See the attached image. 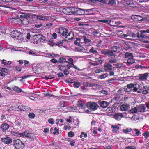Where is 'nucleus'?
I'll use <instances>...</instances> for the list:
<instances>
[{"instance_id": "obj_1", "label": "nucleus", "mask_w": 149, "mask_h": 149, "mask_svg": "<svg viewBox=\"0 0 149 149\" xmlns=\"http://www.w3.org/2000/svg\"><path fill=\"white\" fill-rule=\"evenodd\" d=\"M11 37L15 38L18 40L19 41H21L22 40V34L20 31L17 30L13 31L11 33Z\"/></svg>"}, {"instance_id": "obj_2", "label": "nucleus", "mask_w": 149, "mask_h": 149, "mask_svg": "<svg viewBox=\"0 0 149 149\" xmlns=\"http://www.w3.org/2000/svg\"><path fill=\"white\" fill-rule=\"evenodd\" d=\"M145 32V30H143L139 32L138 38H140V40L142 42L148 43L149 42V37L146 36L144 33Z\"/></svg>"}, {"instance_id": "obj_3", "label": "nucleus", "mask_w": 149, "mask_h": 149, "mask_svg": "<svg viewBox=\"0 0 149 149\" xmlns=\"http://www.w3.org/2000/svg\"><path fill=\"white\" fill-rule=\"evenodd\" d=\"M13 144L17 149H22L24 147V144L19 139H16L13 140Z\"/></svg>"}, {"instance_id": "obj_4", "label": "nucleus", "mask_w": 149, "mask_h": 149, "mask_svg": "<svg viewBox=\"0 0 149 149\" xmlns=\"http://www.w3.org/2000/svg\"><path fill=\"white\" fill-rule=\"evenodd\" d=\"M21 136L24 138H28L31 141L33 140L34 135L33 133H30L28 131H26L24 132L21 133Z\"/></svg>"}, {"instance_id": "obj_5", "label": "nucleus", "mask_w": 149, "mask_h": 149, "mask_svg": "<svg viewBox=\"0 0 149 149\" xmlns=\"http://www.w3.org/2000/svg\"><path fill=\"white\" fill-rule=\"evenodd\" d=\"M86 105L88 108L93 111L96 110L99 107L97 104L91 102H88L86 103Z\"/></svg>"}, {"instance_id": "obj_6", "label": "nucleus", "mask_w": 149, "mask_h": 149, "mask_svg": "<svg viewBox=\"0 0 149 149\" xmlns=\"http://www.w3.org/2000/svg\"><path fill=\"white\" fill-rule=\"evenodd\" d=\"M125 117L126 118H130V113L128 111L125 114V115H124L122 113H116L114 116V117L115 119L119 120H120L122 117Z\"/></svg>"}, {"instance_id": "obj_7", "label": "nucleus", "mask_w": 149, "mask_h": 149, "mask_svg": "<svg viewBox=\"0 0 149 149\" xmlns=\"http://www.w3.org/2000/svg\"><path fill=\"white\" fill-rule=\"evenodd\" d=\"M21 17H24L22 19V24L25 26H27L30 23L29 22V21L28 18H29V16L26 15H21Z\"/></svg>"}, {"instance_id": "obj_8", "label": "nucleus", "mask_w": 149, "mask_h": 149, "mask_svg": "<svg viewBox=\"0 0 149 149\" xmlns=\"http://www.w3.org/2000/svg\"><path fill=\"white\" fill-rule=\"evenodd\" d=\"M58 31V33L62 36H65L67 35L68 31L65 27H61L59 28Z\"/></svg>"}, {"instance_id": "obj_9", "label": "nucleus", "mask_w": 149, "mask_h": 149, "mask_svg": "<svg viewBox=\"0 0 149 149\" xmlns=\"http://www.w3.org/2000/svg\"><path fill=\"white\" fill-rule=\"evenodd\" d=\"M101 53L105 55H107L108 56H113L115 57V55L113 53V52L110 50H102Z\"/></svg>"}, {"instance_id": "obj_10", "label": "nucleus", "mask_w": 149, "mask_h": 149, "mask_svg": "<svg viewBox=\"0 0 149 149\" xmlns=\"http://www.w3.org/2000/svg\"><path fill=\"white\" fill-rule=\"evenodd\" d=\"M130 53L126 52L125 54V58H128L127 60L124 62V64H126L128 66H129L130 65Z\"/></svg>"}, {"instance_id": "obj_11", "label": "nucleus", "mask_w": 149, "mask_h": 149, "mask_svg": "<svg viewBox=\"0 0 149 149\" xmlns=\"http://www.w3.org/2000/svg\"><path fill=\"white\" fill-rule=\"evenodd\" d=\"M104 70L107 72H109L112 69V66L108 63H105L104 65Z\"/></svg>"}, {"instance_id": "obj_12", "label": "nucleus", "mask_w": 149, "mask_h": 149, "mask_svg": "<svg viewBox=\"0 0 149 149\" xmlns=\"http://www.w3.org/2000/svg\"><path fill=\"white\" fill-rule=\"evenodd\" d=\"M2 141L5 144H9L12 142V139L9 137H6L5 138L2 139Z\"/></svg>"}, {"instance_id": "obj_13", "label": "nucleus", "mask_w": 149, "mask_h": 149, "mask_svg": "<svg viewBox=\"0 0 149 149\" xmlns=\"http://www.w3.org/2000/svg\"><path fill=\"white\" fill-rule=\"evenodd\" d=\"M98 103L100 106L103 108H106L109 105V103L105 101H100Z\"/></svg>"}, {"instance_id": "obj_14", "label": "nucleus", "mask_w": 149, "mask_h": 149, "mask_svg": "<svg viewBox=\"0 0 149 149\" xmlns=\"http://www.w3.org/2000/svg\"><path fill=\"white\" fill-rule=\"evenodd\" d=\"M137 107L138 112H144L145 111L146 108L144 104H141Z\"/></svg>"}, {"instance_id": "obj_15", "label": "nucleus", "mask_w": 149, "mask_h": 149, "mask_svg": "<svg viewBox=\"0 0 149 149\" xmlns=\"http://www.w3.org/2000/svg\"><path fill=\"white\" fill-rule=\"evenodd\" d=\"M9 127V125L7 123H3L0 126V128L4 132L7 130Z\"/></svg>"}, {"instance_id": "obj_16", "label": "nucleus", "mask_w": 149, "mask_h": 149, "mask_svg": "<svg viewBox=\"0 0 149 149\" xmlns=\"http://www.w3.org/2000/svg\"><path fill=\"white\" fill-rule=\"evenodd\" d=\"M149 73H146L143 74H140L139 79L141 80H146L149 76Z\"/></svg>"}, {"instance_id": "obj_17", "label": "nucleus", "mask_w": 149, "mask_h": 149, "mask_svg": "<svg viewBox=\"0 0 149 149\" xmlns=\"http://www.w3.org/2000/svg\"><path fill=\"white\" fill-rule=\"evenodd\" d=\"M33 38L34 40H36V41L35 40H34V42H36V43H38V41L39 40L40 41H42V40L43 41L44 40L43 38H42V36L40 35H37L34 36Z\"/></svg>"}, {"instance_id": "obj_18", "label": "nucleus", "mask_w": 149, "mask_h": 149, "mask_svg": "<svg viewBox=\"0 0 149 149\" xmlns=\"http://www.w3.org/2000/svg\"><path fill=\"white\" fill-rule=\"evenodd\" d=\"M140 130L136 129H133L132 131V135L134 136H138L141 134Z\"/></svg>"}, {"instance_id": "obj_19", "label": "nucleus", "mask_w": 149, "mask_h": 149, "mask_svg": "<svg viewBox=\"0 0 149 149\" xmlns=\"http://www.w3.org/2000/svg\"><path fill=\"white\" fill-rule=\"evenodd\" d=\"M91 87H92V89L95 90L99 89L101 88L100 85L95 83H92Z\"/></svg>"}, {"instance_id": "obj_20", "label": "nucleus", "mask_w": 149, "mask_h": 149, "mask_svg": "<svg viewBox=\"0 0 149 149\" xmlns=\"http://www.w3.org/2000/svg\"><path fill=\"white\" fill-rule=\"evenodd\" d=\"M139 85L136 84H131V91H136L137 90V87Z\"/></svg>"}, {"instance_id": "obj_21", "label": "nucleus", "mask_w": 149, "mask_h": 149, "mask_svg": "<svg viewBox=\"0 0 149 149\" xmlns=\"http://www.w3.org/2000/svg\"><path fill=\"white\" fill-rule=\"evenodd\" d=\"M93 8H91L88 9H84V14L85 15H88L92 14L93 13Z\"/></svg>"}, {"instance_id": "obj_22", "label": "nucleus", "mask_w": 149, "mask_h": 149, "mask_svg": "<svg viewBox=\"0 0 149 149\" xmlns=\"http://www.w3.org/2000/svg\"><path fill=\"white\" fill-rule=\"evenodd\" d=\"M112 49L114 52H120L121 50V47H120L116 46H113L112 47Z\"/></svg>"}, {"instance_id": "obj_23", "label": "nucleus", "mask_w": 149, "mask_h": 149, "mask_svg": "<svg viewBox=\"0 0 149 149\" xmlns=\"http://www.w3.org/2000/svg\"><path fill=\"white\" fill-rule=\"evenodd\" d=\"M38 19L45 21L48 19V17L44 15H40L37 16Z\"/></svg>"}, {"instance_id": "obj_24", "label": "nucleus", "mask_w": 149, "mask_h": 149, "mask_svg": "<svg viewBox=\"0 0 149 149\" xmlns=\"http://www.w3.org/2000/svg\"><path fill=\"white\" fill-rule=\"evenodd\" d=\"M77 14L79 15H85L84 9L79 8L75 11Z\"/></svg>"}, {"instance_id": "obj_25", "label": "nucleus", "mask_w": 149, "mask_h": 149, "mask_svg": "<svg viewBox=\"0 0 149 149\" xmlns=\"http://www.w3.org/2000/svg\"><path fill=\"white\" fill-rule=\"evenodd\" d=\"M11 133L12 134L14 135L15 136H17L18 137L21 136V133H19L17 131L13 130L11 131Z\"/></svg>"}, {"instance_id": "obj_26", "label": "nucleus", "mask_w": 149, "mask_h": 149, "mask_svg": "<svg viewBox=\"0 0 149 149\" xmlns=\"http://www.w3.org/2000/svg\"><path fill=\"white\" fill-rule=\"evenodd\" d=\"M108 76V74L107 73H105L104 74L99 75L98 76V78L100 79H104L105 78L107 77Z\"/></svg>"}, {"instance_id": "obj_27", "label": "nucleus", "mask_w": 149, "mask_h": 149, "mask_svg": "<svg viewBox=\"0 0 149 149\" xmlns=\"http://www.w3.org/2000/svg\"><path fill=\"white\" fill-rule=\"evenodd\" d=\"M124 89L125 91L130 93V84H129L126 86H125Z\"/></svg>"}, {"instance_id": "obj_28", "label": "nucleus", "mask_w": 149, "mask_h": 149, "mask_svg": "<svg viewBox=\"0 0 149 149\" xmlns=\"http://www.w3.org/2000/svg\"><path fill=\"white\" fill-rule=\"evenodd\" d=\"M74 36V34L72 32H70L67 35L66 38L68 39H72Z\"/></svg>"}, {"instance_id": "obj_29", "label": "nucleus", "mask_w": 149, "mask_h": 149, "mask_svg": "<svg viewBox=\"0 0 149 149\" xmlns=\"http://www.w3.org/2000/svg\"><path fill=\"white\" fill-rule=\"evenodd\" d=\"M12 89L13 90L17 93H19L22 91L21 89L20 88L16 86H14L13 87Z\"/></svg>"}, {"instance_id": "obj_30", "label": "nucleus", "mask_w": 149, "mask_h": 149, "mask_svg": "<svg viewBox=\"0 0 149 149\" xmlns=\"http://www.w3.org/2000/svg\"><path fill=\"white\" fill-rule=\"evenodd\" d=\"M113 131V132L116 133L117 132L118 130L119 129V127L117 125L112 126Z\"/></svg>"}, {"instance_id": "obj_31", "label": "nucleus", "mask_w": 149, "mask_h": 149, "mask_svg": "<svg viewBox=\"0 0 149 149\" xmlns=\"http://www.w3.org/2000/svg\"><path fill=\"white\" fill-rule=\"evenodd\" d=\"M128 108V107L126 105L122 104L120 107V109L122 111L126 110Z\"/></svg>"}, {"instance_id": "obj_32", "label": "nucleus", "mask_w": 149, "mask_h": 149, "mask_svg": "<svg viewBox=\"0 0 149 149\" xmlns=\"http://www.w3.org/2000/svg\"><path fill=\"white\" fill-rule=\"evenodd\" d=\"M99 93L100 94H103V95H106L108 94V92L105 90H102L99 92Z\"/></svg>"}, {"instance_id": "obj_33", "label": "nucleus", "mask_w": 149, "mask_h": 149, "mask_svg": "<svg viewBox=\"0 0 149 149\" xmlns=\"http://www.w3.org/2000/svg\"><path fill=\"white\" fill-rule=\"evenodd\" d=\"M142 135L145 139H147L149 137V132L145 131L144 133H143Z\"/></svg>"}, {"instance_id": "obj_34", "label": "nucleus", "mask_w": 149, "mask_h": 149, "mask_svg": "<svg viewBox=\"0 0 149 149\" xmlns=\"http://www.w3.org/2000/svg\"><path fill=\"white\" fill-rule=\"evenodd\" d=\"M82 38H77L76 40L74 41V43L75 44L80 45V43L82 42H81Z\"/></svg>"}, {"instance_id": "obj_35", "label": "nucleus", "mask_w": 149, "mask_h": 149, "mask_svg": "<svg viewBox=\"0 0 149 149\" xmlns=\"http://www.w3.org/2000/svg\"><path fill=\"white\" fill-rule=\"evenodd\" d=\"M81 85V83L79 82H76L74 83L73 86L74 87L78 88Z\"/></svg>"}, {"instance_id": "obj_36", "label": "nucleus", "mask_w": 149, "mask_h": 149, "mask_svg": "<svg viewBox=\"0 0 149 149\" xmlns=\"http://www.w3.org/2000/svg\"><path fill=\"white\" fill-rule=\"evenodd\" d=\"M99 22H102L103 23H105L107 24H109L111 22V21L109 20H99Z\"/></svg>"}, {"instance_id": "obj_37", "label": "nucleus", "mask_w": 149, "mask_h": 149, "mask_svg": "<svg viewBox=\"0 0 149 149\" xmlns=\"http://www.w3.org/2000/svg\"><path fill=\"white\" fill-rule=\"evenodd\" d=\"M138 16L135 15H132L131 16V19L134 21H137Z\"/></svg>"}, {"instance_id": "obj_38", "label": "nucleus", "mask_w": 149, "mask_h": 149, "mask_svg": "<svg viewBox=\"0 0 149 149\" xmlns=\"http://www.w3.org/2000/svg\"><path fill=\"white\" fill-rule=\"evenodd\" d=\"M138 112L137 106L131 109V113H135Z\"/></svg>"}, {"instance_id": "obj_39", "label": "nucleus", "mask_w": 149, "mask_h": 149, "mask_svg": "<svg viewBox=\"0 0 149 149\" xmlns=\"http://www.w3.org/2000/svg\"><path fill=\"white\" fill-rule=\"evenodd\" d=\"M74 133L72 131L69 132L68 133V136L70 137H72L74 136Z\"/></svg>"}, {"instance_id": "obj_40", "label": "nucleus", "mask_w": 149, "mask_h": 149, "mask_svg": "<svg viewBox=\"0 0 149 149\" xmlns=\"http://www.w3.org/2000/svg\"><path fill=\"white\" fill-rule=\"evenodd\" d=\"M28 116L29 118L33 119L35 116V115L32 113H29L28 115Z\"/></svg>"}, {"instance_id": "obj_41", "label": "nucleus", "mask_w": 149, "mask_h": 149, "mask_svg": "<svg viewBox=\"0 0 149 149\" xmlns=\"http://www.w3.org/2000/svg\"><path fill=\"white\" fill-rule=\"evenodd\" d=\"M89 52L94 54L97 53V51L96 50H94V48L93 47H91V49L89 50Z\"/></svg>"}, {"instance_id": "obj_42", "label": "nucleus", "mask_w": 149, "mask_h": 149, "mask_svg": "<svg viewBox=\"0 0 149 149\" xmlns=\"http://www.w3.org/2000/svg\"><path fill=\"white\" fill-rule=\"evenodd\" d=\"M103 72L104 71L102 68L97 69L95 71V72L96 73H100Z\"/></svg>"}, {"instance_id": "obj_43", "label": "nucleus", "mask_w": 149, "mask_h": 149, "mask_svg": "<svg viewBox=\"0 0 149 149\" xmlns=\"http://www.w3.org/2000/svg\"><path fill=\"white\" fill-rule=\"evenodd\" d=\"M81 91L84 92H86L88 91V89L87 88L84 86H81Z\"/></svg>"}, {"instance_id": "obj_44", "label": "nucleus", "mask_w": 149, "mask_h": 149, "mask_svg": "<svg viewBox=\"0 0 149 149\" xmlns=\"http://www.w3.org/2000/svg\"><path fill=\"white\" fill-rule=\"evenodd\" d=\"M82 39L84 40L85 43H88L90 42V40L87 39L86 37H84Z\"/></svg>"}, {"instance_id": "obj_45", "label": "nucleus", "mask_w": 149, "mask_h": 149, "mask_svg": "<svg viewBox=\"0 0 149 149\" xmlns=\"http://www.w3.org/2000/svg\"><path fill=\"white\" fill-rule=\"evenodd\" d=\"M29 54L31 55H34L36 54V52L34 51L33 50H30L28 52Z\"/></svg>"}, {"instance_id": "obj_46", "label": "nucleus", "mask_w": 149, "mask_h": 149, "mask_svg": "<svg viewBox=\"0 0 149 149\" xmlns=\"http://www.w3.org/2000/svg\"><path fill=\"white\" fill-rule=\"evenodd\" d=\"M68 61H66V62L68 63H70V64H73V60L72 58H69L68 59Z\"/></svg>"}, {"instance_id": "obj_47", "label": "nucleus", "mask_w": 149, "mask_h": 149, "mask_svg": "<svg viewBox=\"0 0 149 149\" xmlns=\"http://www.w3.org/2000/svg\"><path fill=\"white\" fill-rule=\"evenodd\" d=\"M54 78V77L52 75H47L45 76V79L46 80L52 79Z\"/></svg>"}, {"instance_id": "obj_48", "label": "nucleus", "mask_w": 149, "mask_h": 149, "mask_svg": "<svg viewBox=\"0 0 149 149\" xmlns=\"http://www.w3.org/2000/svg\"><path fill=\"white\" fill-rule=\"evenodd\" d=\"M0 71L1 72H8V70L6 68H0Z\"/></svg>"}, {"instance_id": "obj_49", "label": "nucleus", "mask_w": 149, "mask_h": 149, "mask_svg": "<svg viewBox=\"0 0 149 149\" xmlns=\"http://www.w3.org/2000/svg\"><path fill=\"white\" fill-rule=\"evenodd\" d=\"M138 119V117L135 115L133 116L132 118H131V119L133 120H136Z\"/></svg>"}, {"instance_id": "obj_50", "label": "nucleus", "mask_w": 149, "mask_h": 149, "mask_svg": "<svg viewBox=\"0 0 149 149\" xmlns=\"http://www.w3.org/2000/svg\"><path fill=\"white\" fill-rule=\"evenodd\" d=\"M92 83H89L88 82H84L83 85L86 86L91 87Z\"/></svg>"}, {"instance_id": "obj_51", "label": "nucleus", "mask_w": 149, "mask_h": 149, "mask_svg": "<svg viewBox=\"0 0 149 149\" xmlns=\"http://www.w3.org/2000/svg\"><path fill=\"white\" fill-rule=\"evenodd\" d=\"M135 68L136 69H137L139 68H140L141 69H142L143 68H147V67H145L142 66L140 65H136L135 66Z\"/></svg>"}, {"instance_id": "obj_52", "label": "nucleus", "mask_w": 149, "mask_h": 149, "mask_svg": "<svg viewBox=\"0 0 149 149\" xmlns=\"http://www.w3.org/2000/svg\"><path fill=\"white\" fill-rule=\"evenodd\" d=\"M59 62L60 63L66 62V59L63 57H61L59 59Z\"/></svg>"}, {"instance_id": "obj_53", "label": "nucleus", "mask_w": 149, "mask_h": 149, "mask_svg": "<svg viewBox=\"0 0 149 149\" xmlns=\"http://www.w3.org/2000/svg\"><path fill=\"white\" fill-rule=\"evenodd\" d=\"M109 61L111 63H116V60L115 59H111L109 60Z\"/></svg>"}, {"instance_id": "obj_54", "label": "nucleus", "mask_w": 149, "mask_h": 149, "mask_svg": "<svg viewBox=\"0 0 149 149\" xmlns=\"http://www.w3.org/2000/svg\"><path fill=\"white\" fill-rule=\"evenodd\" d=\"M123 133L127 134L130 132V129L127 128L126 129H124L123 130Z\"/></svg>"}, {"instance_id": "obj_55", "label": "nucleus", "mask_w": 149, "mask_h": 149, "mask_svg": "<svg viewBox=\"0 0 149 149\" xmlns=\"http://www.w3.org/2000/svg\"><path fill=\"white\" fill-rule=\"evenodd\" d=\"M24 111H29L31 110L30 108L27 106H24Z\"/></svg>"}, {"instance_id": "obj_56", "label": "nucleus", "mask_w": 149, "mask_h": 149, "mask_svg": "<svg viewBox=\"0 0 149 149\" xmlns=\"http://www.w3.org/2000/svg\"><path fill=\"white\" fill-rule=\"evenodd\" d=\"M63 73H64V74L65 75H68L69 74V72L68 71V69H65L64 70Z\"/></svg>"}, {"instance_id": "obj_57", "label": "nucleus", "mask_w": 149, "mask_h": 149, "mask_svg": "<svg viewBox=\"0 0 149 149\" xmlns=\"http://www.w3.org/2000/svg\"><path fill=\"white\" fill-rule=\"evenodd\" d=\"M132 37L133 38H136L138 37V33L137 32L136 33H133L132 34Z\"/></svg>"}, {"instance_id": "obj_58", "label": "nucleus", "mask_w": 149, "mask_h": 149, "mask_svg": "<svg viewBox=\"0 0 149 149\" xmlns=\"http://www.w3.org/2000/svg\"><path fill=\"white\" fill-rule=\"evenodd\" d=\"M143 18L141 16L138 15L137 19V21H141L143 20Z\"/></svg>"}, {"instance_id": "obj_59", "label": "nucleus", "mask_w": 149, "mask_h": 149, "mask_svg": "<svg viewBox=\"0 0 149 149\" xmlns=\"http://www.w3.org/2000/svg\"><path fill=\"white\" fill-rule=\"evenodd\" d=\"M48 121L49 122V123L52 125L54 123V120L52 118H51L48 119Z\"/></svg>"}, {"instance_id": "obj_60", "label": "nucleus", "mask_w": 149, "mask_h": 149, "mask_svg": "<svg viewBox=\"0 0 149 149\" xmlns=\"http://www.w3.org/2000/svg\"><path fill=\"white\" fill-rule=\"evenodd\" d=\"M24 106H23L22 105H19L18 106V109L21 111H24Z\"/></svg>"}, {"instance_id": "obj_61", "label": "nucleus", "mask_w": 149, "mask_h": 149, "mask_svg": "<svg viewBox=\"0 0 149 149\" xmlns=\"http://www.w3.org/2000/svg\"><path fill=\"white\" fill-rule=\"evenodd\" d=\"M54 130L55 131L54 132H53V134L54 135L58 134V129H57V128H55L54 129Z\"/></svg>"}, {"instance_id": "obj_62", "label": "nucleus", "mask_w": 149, "mask_h": 149, "mask_svg": "<svg viewBox=\"0 0 149 149\" xmlns=\"http://www.w3.org/2000/svg\"><path fill=\"white\" fill-rule=\"evenodd\" d=\"M49 56H51L52 57H54L55 56H59L58 55V54H49Z\"/></svg>"}, {"instance_id": "obj_63", "label": "nucleus", "mask_w": 149, "mask_h": 149, "mask_svg": "<svg viewBox=\"0 0 149 149\" xmlns=\"http://www.w3.org/2000/svg\"><path fill=\"white\" fill-rule=\"evenodd\" d=\"M67 69L69 70L70 69L71 67H72V64L69 63L68 65H67Z\"/></svg>"}, {"instance_id": "obj_64", "label": "nucleus", "mask_w": 149, "mask_h": 149, "mask_svg": "<svg viewBox=\"0 0 149 149\" xmlns=\"http://www.w3.org/2000/svg\"><path fill=\"white\" fill-rule=\"evenodd\" d=\"M50 61L54 63H56L58 62L55 59L53 58L50 60Z\"/></svg>"}]
</instances>
